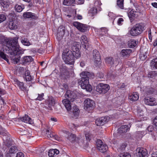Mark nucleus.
I'll list each match as a JSON object with an SVG mask.
<instances>
[{"instance_id": "obj_1", "label": "nucleus", "mask_w": 157, "mask_h": 157, "mask_svg": "<svg viewBox=\"0 0 157 157\" xmlns=\"http://www.w3.org/2000/svg\"><path fill=\"white\" fill-rule=\"evenodd\" d=\"M18 38H14L13 40L6 39L4 36H0V47L7 53L12 56V59L14 63H17L20 60V55L23 53L22 49L17 43Z\"/></svg>"}, {"instance_id": "obj_2", "label": "nucleus", "mask_w": 157, "mask_h": 157, "mask_svg": "<svg viewBox=\"0 0 157 157\" xmlns=\"http://www.w3.org/2000/svg\"><path fill=\"white\" fill-rule=\"evenodd\" d=\"M70 46L65 45L64 48L62 57L66 64H72L74 62L75 58L78 59L80 57L81 54L79 48L77 46H73L72 47V52L69 49Z\"/></svg>"}, {"instance_id": "obj_3", "label": "nucleus", "mask_w": 157, "mask_h": 157, "mask_svg": "<svg viewBox=\"0 0 157 157\" xmlns=\"http://www.w3.org/2000/svg\"><path fill=\"white\" fill-rule=\"evenodd\" d=\"M81 78L78 80V84L81 88L90 92L92 90V87L89 84V79L93 78L94 75L88 72H83L80 74Z\"/></svg>"}, {"instance_id": "obj_4", "label": "nucleus", "mask_w": 157, "mask_h": 157, "mask_svg": "<svg viewBox=\"0 0 157 157\" xmlns=\"http://www.w3.org/2000/svg\"><path fill=\"white\" fill-rule=\"evenodd\" d=\"M65 96V98L67 99H64L62 101V102L67 110L69 111L70 110L71 108L70 101L72 102L74 101L76 97V95L73 91L68 90L66 91Z\"/></svg>"}, {"instance_id": "obj_5", "label": "nucleus", "mask_w": 157, "mask_h": 157, "mask_svg": "<svg viewBox=\"0 0 157 157\" xmlns=\"http://www.w3.org/2000/svg\"><path fill=\"white\" fill-rule=\"evenodd\" d=\"M144 28V24L142 23L136 24L131 29L130 34L131 35L133 36L138 35L143 32Z\"/></svg>"}, {"instance_id": "obj_6", "label": "nucleus", "mask_w": 157, "mask_h": 157, "mask_svg": "<svg viewBox=\"0 0 157 157\" xmlns=\"http://www.w3.org/2000/svg\"><path fill=\"white\" fill-rule=\"evenodd\" d=\"M109 89V85L101 83L97 85L96 90L100 94H104L107 92Z\"/></svg>"}, {"instance_id": "obj_7", "label": "nucleus", "mask_w": 157, "mask_h": 157, "mask_svg": "<svg viewBox=\"0 0 157 157\" xmlns=\"http://www.w3.org/2000/svg\"><path fill=\"white\" fill-rule=\"evenodd\" d=\"M73 25L78 30L82 32H85L86 31L87 26L86 24H83L77 21L73 23Z\"/></svg>"}, {"instance_id": "obj_8", "label": "nucleus", "mask_w": 157, "mask_h": 157, "mask_svg": "<svg viewBox=\"0 0 157 157\" xmlns=\"http://www.w3.org/2000/svg\"><path fill=\"white\" fill-rule=\"evenodd\" d=\"M98 148L101 152L104 153L108 149V147L105 144H104L101 140H98L96 142Z\"/></svg>"}, {"instance_id": "obj_9", "label": "nucleus", "mask_w": 157, "mask_h": 157, "mask_svg": "<svg viewBox=\"0 0 157 157\" xmlns=\"http://www.w3.org/2000/svg\"><path fill=\"white\" fill-rule=\"evenodd\" d=\"M95 105V103L92 100L87 98L84 101V108L86 110L93 108Z\"/></svg>"}, {"instance_id": "obj_10", "label": "nucleus", "mask_w": 157, "mask_h": 157, "mask_svg": "<svg viewBox=\"0 0 157 157\" xmlns=\"http://www.w3.org/2000/svg\"><path fill=\"white\" fill-rule=\"evenodd\" d=\"M109 120L108 117L105 116L97 119L95 121L96 124L97 126L103 125L107 123Z\"/></svg>"}, {"instance_id": "obj_11", "label": "nucleus", "mask_w": 157, "mask_h": 157, "mask_svg": "<svg viewBox=\"0 0 157 157\" xmlns=\"http://www.w3.org/2000/svg\"><path fill=\"white\" fill-rule=\"evenodd\" d=\"M23 16L25 18H28L33 20H36L38 18V16L37 14L31 12H24Z\"/></svg>"}, {"instance_id": "obj_12", "label": "nucleus", "mask_w": 157, "mask_h": 157, "mask_svg": "<svg viewBox=\"0 0 157 157\" xmlns=\"http://www.w3.org/2000/svg\"><path fill=\"white\" fill-rule=\"evenodd\" d=\"M137 156L138 157H146L147 155V150L143 148H138L136 149Z\"/></svg>"}, {"instance_id": "obj_13", "label": "nucleus", "mask_w": 157, "mask_h": 157, "mask_svg": "<svg viewBox=\"0 0 157 157\" xmlns=\"http://www.w3.org/2000/svg\"><path fill=\"white\" fill-rule=\"evenodd\" d=\"M155 101V98H154L147 97L144 99L145 103L146 105L150 106L155 105L157 104Z\"/></svg>"}, {"instance_id": "obj_14", "label": "nucleus", "mask_w": 157, "mask_h": 157, "mask_svg": "<svg viewBox=\"0 0 157 157\" xmlns=\"http://www.w3.org/2000/svg\"><path fill=\"white\" fill-rule=\"evenodd\" d=\"M93 59L94 62L96 63H98L101 61L100 55L99 52L96 50L93 51Z\"/></svg>"}, {"instance_id": "obj_15", "label": "nucleus", "mask_w": 157, "mask_h": 157, "mask_svg": "<svg viewBox=\"0 0 157 157\" xmlns=\"http://www.w3.org/2000/svg\"><path fill=\"white\" fill-rule=\"evenodd\" d=\"M66 137L70 142H74L76 141L77 138L75 135L69 132H66Z\"/></svg>"}, {"instance_id": "obj_16", "label": "nucleus", "mask_w": 157, "mask_h": 157, "mask_svg": "<svg viewBox=\"0 0 157 157\" xmlns=\"http://www.w3.org/2000/svg\"><path fill=\"white\" fill-rule=\"evenodd\" d=\"M46 105L48 107V109L51 110L52 107L54 106L55 103L54 98L52 97H49L48 99L46 100Z\"/></svg>"}, {"instance_id": "obj_17", "label": "nucleus", "mask_w": 157, "mask_h": 157, "mask_svg": "<svg viewBox=\"0 0 157 157\" xmlns=\"http://www.w3.org/2000/svg\"><path fill=\"white\" fill-rule=\"evenodd\" d=\"M87 39V38L85 35L82 36L81 38V42L82 47L86 50L88 49V48Z\"/></svg>"}, {"instance_id": "obj_18", "label": "nucleus", "mask_w": 157, "mask_h": 157, "mask_svg": "<svg viewBox=\"0 0 157 157\" xmlns=\"http://www.w3.org/2000/svg\"><path fill=\"white\" fill-rule=\"evenodd\" d=\"M61 77L62 79H65L69 77V72L67 69L63 68L61 71Z\"/></svg>"}, {"instance_id": "obj_19", "label": "nucleus", "mask_w": 157, "mask_h": 157, "mask_svg": "<svg viewBox=\"0 0 157 157\" xmlns=\"http://www.w3.org/2000/svg\"><path fill=\"white\" fill-rule=\"evenodd\" d=\"M65 33V30L64 29H62L60 27H59L58 28L57 36L59 40L61 39L63 37Z\"/></svg>"}, {"instance_id": "obj_20", "label": "nucleus", "mask_w": 157, "mask_h": 157, "mask_svg": "<svg viewBox=\"0 0 157 157\" xmlns=\"http://www.w3.org/2000/svg\"><path fill=\"white\" fill-rule=\"evenodd\" d=\"M59 153V151L57 149L50 150L48 155L49 157H55Z\"/></svg>"}, {"instance_id": "obj_21", "label": "nucleus", "mask_w": 157, "mask_h": 157, "mask_svg": "<svg viewBox=\"0 0 157 157\" xmlns=\"http://www.w3.org/2000/svg\"><path fill=\"white\" fill-rule=\"evenodd\" d=\"M33 59L30 56H24L21 60L23 64H25L32 61Z\"/></svg>"}, {"instance_id": "obj_22", "label": "nucleus", "mask_w": 157, "mask_h": 157, "mask_svg": "<svg viewBox=\"0 0 157 157\" xmlns=\"http://www.w3.org/2000/svg\"><path fill=\"white\" fill-rule=\"evenodd\" d=\"M21 120L22 121L25 123L29 124H32L33 123L31 119L28 115H25V116L21 117Z\"/></svg>"}, {"instance_id": "obj_23", "label": "nucleus", "mask_w": 157, "mask_h": 157, "mask_svg": "<svg viewBox=\"0 0 157 157\" xmlns=\"http://www.w3.org/2000/svg\"><path fill=\"white\" fill-rule=\"evenodd\" d=\"M128 98L132 101H136L139 98V95L136 92L133 93L131 95H129Z\"/></svg>"}, {"instance_id": "obj_24", "label": "nucleus", "mask_w": 157, "mask_h": 157, "mask_svg": "<svg viewBox=\"0 0 157 157\" xmlns=\"http://www.w3.org/2000/svg\"><path fill=\"white\" fill-rule=\"evenodd\" d=\"M147 51L146 49L141 50L140 51V57L142 60H144L147 57Z\"/></svg>"}, {"instance_id": "obj_25", "label": "nucleus", "mask_w": 157, "mask_h": 157, "mask_svg": "<svg viewBox=\"0 0 157 157\" xmlns=\"http://www.w3.org/2000/svg\"><path fill=\"white\" fill-rule=\"evenodd\" d=\"M14 82H15V83L17 84L21 90L24 91L26 90V88L24 86V84L23 82H20L17 79H15Z\"/></svg>"}, {"instance_id": "obj_26", "label": "nucleus", "mask_w": 157, "mask_h": 157, "mask_svg": "<svg viewBox=\"0 0 157 157\" xmlns=\"http://www.w3.org/2000/svg\"><path fill=\"white\" fill-rule=\"evenodd\" d=\"M138 41L134 40H131L128 42V46L130 48H133L135 47L137 44Z\"/></svg>"}, {"instance_id": "obj_27", "label": "nucleus", "mask_w": 157, "mask_h": 157, "mask_svg": "<svg viewBox=\"0 0 157 157\" xmlns=\"http://www.w3.org/2000/svg\"><path fill=\"white\" fill-rule=\"evenodd\" d=\"M24 78L26 81H29L32 80L33 78V77L30 75L29 71H26L25 72V76Z\"/></svg>"}, {"instance_id": "obj_28", "label": "nucleus", "mask_w": 157, "mask_h": 157, "mask_svg": "<svg viewBox=\"0 0 157 157\" xmlns=\"http://www.w3.org/2000/svg\"><path fill=\"white\" fill-rule=\"evenodd\" d=\"M132 52V50L130 49H125L122 50L121 53L123 56H129Z\"/></svg>"}, {"instance_id": "obj_29", "label": "nucleus", "mask_w": 157, "mask_h": 157, "mask_svg": "<svg viewBox=\"0 0 157 157\" xmlns=\"http://www.w3.org/2000/svg\"><path fill=\"white\" fill-rule=\"evenodd\" d=\"M76 11L75 10H72L71 13L68 14H65V15L68 18L71 17L73 19H75L76 17Z\"/></svg>"}, {"instance_id": "obj_30", "label": "nucleus", "mask_w": 157, "mask_h": 157, "mask_svg": "<svg viewBox=\"0 0 157 157\" xmlns=\"http://www.w3.org/2000/svg\"><path fill=\"white\" fill-rule=\"evenodd\" d=\"M128 126L127 125H124L118 129V132L120 133L126 132L128 129Z\"/></svg>"}, {"instance_id": "obj_31", "label": "nucleus", "mask_w": 157, "mask_h": 157, "mask_svg": "<svg viewBox=\"0 0 157 157\" xmlns=\"http://www.w3.org/2000/svg\"><path fill=\"white\" fill-rule=\"evenodd\" d=\"M138 13L137 12L134 11L133 10H131L128 13V16L130 18H136L138 17Z\"/></svg>"}, {"instance_id": "obj_32", "label": "nucleus", "mask_w": 157, "mask_h": 157, "mask_svg": "<svg viewBox=\"0 0 157 157\" xmlns=\"http://www.w3.org/2000/svg\"><path fill=\"white\" fill-rule=\"evenodd\" d=\"M105 60L106 63L109 65L112 66L114 64V60L112 57L106 58L105 59Z\"/></svg>"}, {"instance_id": "obj_33", "label": "nucleus", "mask_w": 157, "mask_h": 157, "mask_svg": "<svg viewBox=\"0 0 157 157\" xmlns=\"http://www.w3.org/2000/svg\"><path fill=\"white\" fill-rule=\"evenodd\" d=\"M72 112L74 117L76 118L79 115V110L76 106H74L73 108Z\"/></svg>"}, {"instance_id": "obj_34", "label": "nucleus", "mask_w": 157, "mask_h": 157, "mask_svg": "<svg viewBox=\"0 0 157 157\" xmlns=\"http://www.w3.org/2000/svg\"><path fill=\"white\" fill-rule=\"evenodd\" d=\"M44 96V94L43 93H41V94H38L36 95V96H34L33 98H34V100H36L41 101L44 99L43 98Z\"/></svg>"}, {"instance_id": "obj_35", "label": "nucleus", "mask_w": 157, "mask_h": 157, "mask_svg": "<svg viewBox=\"0 0 157 157\" xmlns=\"http://www.w3.org/2000/svg\"><path fill=\"white\" fill-rule=\"evenodd\" d=\"M97 13V8L95 7L92 8L89 12L88 14L89 16L93 17Z\"/></svg>"}, {"instance_id": "obj_36", "label": "nucleus", "mask_w": 157, "mask_h": 157, "mask_svg": "<svg viewBox=\"0 0 157 157\" xmlns=\"http://www.w3.org/2000/svg\"><path fill=\"white\" fill-rule=\"evenodd\" d=\"M8 27L11 29H14L17 28V25L13 21H10Z\"/></svg>"}, {"instance_id": "obj_37", "label": "nucleus", "mask_w": 157, "mask_h": 157, "mask_svg": "<svg viewBox=\"0 0 157 157\" xmlns=\"http://www.w3.org/2000/svg\"><path fill=\"white\" fill-rule=\"evenodd\" d=\"M151 66L152 68L157 69V57L153 59L151 61Z\"/></svg>"}, {"instance_id": "obj_38", "label": "nucleus", "mask_w": 157, "mask_h": 157, "mask_svg": "<svg viewBox=\"0 0 157 157\" xmlns=\"http://www.w3.org/2000/svg\"><path fill=\"white\" fill-rule=\"evenodd\" d=\"M75 2V0H64L63 4L68 6H70Z\"/></svg>"}, {"instance_id": "obj_39", "label": "nucleus", "mask_w": 157, "mask_h": 157, "mask_svg": "<svg viewBox=\"0 0 157 157\" xmlns=\"http://www.w3.org/2000/svg\"><path fill=\"white\" fill-rule=\"evenodd\" d=\"M46 135L47 137L49 138H53L56 139V136L54 135L51 134V131H49V130L47 129L46 131Z\"/></svg>"}, {"instance_id": "obj_40", "label": "nucleus", "mask_w": 157, "mask_h": 157, "mask_svg": "<svg viewBox=\"0 0 157 157\" xmlns=\"http://www.w3.org/2000/svg\"><path fill=\"white\" fill-rule=\"evenodd\" d=\"M1 4L3 7L4 10H6L9 7L10 3L5 1H2L1 2Z\"/></svg>"}, {"instance_id": "obj_41", "label": "nucleus", "mask_w": 157, "mask_h": 157, "mask_svg": "<svg viewBox=\"0 0 157 157\" xmlns=\"http://www.w3.org/2000/svg\"><path fill=\"white\" fill-rule=\"evenodd\" d=\"M5 53H7L5 51H4L2 48L0 51V57L5 60L7 61L8 59L7 58L6 55L5 54Z\"/></svg>"}, {"instance_id": "obj_42", "label": "nucleus", "mask_w": 157, "mask_h": 157, "mask_svg": "<svg viewBox=\"0 0 157 157\" xmlns=\"http://www.w3.org/2000/svg\"><path fill=\"white\" fill-rule=\"evenodd\" d=\"M124 0H117V5L121 9H124Z\"/></svg>"}, {"instance_id": "obj_43", "label": "nucleus", "mask_w": 157, "mask_h": 157, "mask_svg": "<svg viewBox=\"0 0 157 157\" xmlns=\"http://www.w3.org/2000/svg\"><path fill=\"white\" fill-rule=\"evenodd\" d=\"M15 8L17 12H21L24 8V6H21L20 5H16L15 6Z\"/></svg>"}, {"instance_id": "obj_44", "label": "nucleus", "mask_w": 157, "mask_h": 157, "mask_svg": "<svg viewBox=\"0 0 157 157\" xmlns=\"http://www.w3.org/2000/svg\"><path fill=\"white\" fill-rule=\"evenodd\" d=\"M21 42L25 46H29L31 45L30 43L26 38H24V39L21 40Z\"/></svg>"}, {"instance_id": "obj_45", "label": "nucleus", "mask_w": 157, "mask_h": 157, "mask_svg": "<svg viewBox=\"0 0 157 157\" xmlns=\"http://www.w3.org/2000/svg\"><path fill=\"white\" fill-rule=\"evenodd\" d=\"M86 140L90 141L93 137V135L90 132H86L85 134Z\"/></svg>"}, {"instance_id": "obj_46", "label": "nucleus", "mask_w": 157, "mask_h": 157, "mask_svg": "<svg viewBox=\"0 0 157 157\" xmlns=\"http://www.w3.org/2000/svg\"><path fill=\"white\" fill-rule=\"evenodd\" d=\"M18 151L17 147L15 146H13L11 147L9 150V152L10 153L12 154L17 152Z\"/></svg>"}, {"instance_id": "obj_47", "label": "nucleus", "mask_w": 157, "mask_h": 157, "mask_svg": "<svg viewBox=\"0 0 157 157\" xmlns=\"http://www.w3.org/2000/svg\"><path fill=\"white\" fill-rule=\"evenodd\" d=\"M157 75V72L156 71H152L149 73L148 76V77L153 78Z\"/></svg>"}, {"instance_id": "obj_48", "label": "nucleus", "mask_w": 157, "mask_h": 157, "mask_svg": "<svg viewBox=\"0 0 157 157\" xmlns=\"http://www.w3.org/2000/svg\"><path fill=\"white\" fill-rule=\"evenodd\" d=\"M127 146V144L126 143H124L122 144L120 146V147H119V150L121 151H123L125 150Z\"/></svg>"}, {"instance_id": "obj_49", "label": "nucleus", "mask_w": 157, "mask_h": 157, "mask_svg": "<svg viewBox=\"0 0 157 157\" xmlns=\"http://www.w3.org/2000/svg\"><path fill=\"white\" fill-rule=\"evenodd\" d=\"M4 145L8 147H10L11 144V141L10 140H5L4 142Z\"/></svg>"}, {"instance_id": "obj_50", "label": "nucleus", "mask_w": 157, "mask_h": 157, "mask_svg": "<svg viewBox=\"0 0 157 157\" xmlns=\"http://www.w3.org/2000/svg\"><path fill=\"white\" fill-rule=\"evenodd\" d=\"M146 91L147 92V94H151L153 93V92H154L153 89L151 87V88H147V89Z\"/></svg>"}, {"instance_id": "obj_51", "label": "nucleus", "mask_w": 157, "mask_h": 157, "mask_svg": "<svg viewBox=\"0 0 157 157\" xmlns=\"http://www.w3.org/2000/svg\"><path fill=\"white\" fill-rule=\"evenodd\" d=\"M6 19L5 15L4 14H0V23L4 21Z\"/></svg>"}, {"instance_id": "obj_52", "label": "nucleus", "mask_w": 157, "mask_h": 157, "mask_svg": "<svg viewBox=\"0 0 157 157\" xmlns=\"http://www.w3.org/2000/svg\"><path fill=\"white\" fill-rule=\"evenodd\" d=\"M120 157H131V155L128 153H124L121 155Z\"/></svg>"}, {"instance_id": "obj_53", "label": "nucleus", "mask_w": 157, "mask_h": 157, "mask_svg": "<svg viewBox=\"0 0 157 157\" xmlns=\"http://www.w3.org/2000/svg\"><path fill=\"white\" fill-rule=\"evenodd\" d=\"M143 133L142 131H138L136 133V136L137 137V138L142 137L143 136Z\"/></svg>"}, {"instance_id": "obj_54", "label": "nucleus", "mask_w": 157, "mask_h": 157, "mask_svg": "<svg viewBox=\"0 0 157 157\" xmlns=\"http://www.w3.org/2000/svg\"><path fill=\"white\" fill-rule=\"evenodd\" d=\"M153 124L155 128L157 129V116L154 119L153 121Z\"/></svg>"}, {"instance_id": "obj_55", "label": "nucleus", "mask_w": 157, "mask_h": 157, "mask_svg": "<svg viewBox=\"0 0 157 157\" xmlns=\"http://www.w3.org/2000/svg\"><path fill=\"white\" fill-rule=\"evenodd\" d=\"M108 15L111 19H113L114 18H115V14H114L112 12H109V13Z\"/></svg>"}, {"instance_id": "obj_56", "label": "nucleus", "mask_w": 157, "mask_h": 157, "mask_svg": "<svg viewBox=\"0 0 157 157\" xmlns=\"http://www.w3.org/2000/svg\"><path fill=\"white\" fill-rule=\"evenodd\" d=\"M16 157H24V155L22 152H19L17 153Z\"/></svg>"}, {"instance_id": "obj_57", "label": "nucleus", "mask_w": 157, "mask_h": 157, "mask_svg": "<svg viewBox=\"0 0 157 157\" xmlns=\"http://www.w3.org/2000/svg\"><path fill=\"white\" fill-rule=\"evenodd\" d=\"M76 2L78 4H82L84 3V0H75V2Z\"/></svg>"}, {"instance_id": "obj_58", "label": "nucleus", "mask_w": 157, "mask_h": 157, "mask_svg": "<svg viewBox=\"0 0 157 157\" xmlns=\"http://www.w3.org/2000/svg\"><path fill=\"white\" fill-rule=\"evenodd\" d=\"M100 30H101L102 33H105L107 32V29L105 28H102L100 29Z\"/></svg>"}, {"instance_id": "obj_59", "label": "nucleus", "mask_w": 157, "mask_h": 157, "mask_svg": "<svg viewBox=\"0 0 157 157\" xmlns=\"http://www.w3.org/2000/svg\"><path fill=\"white\" fill-rule=\"evenodd\" d=\"M101 4V2L99 1H96L94 3L95 6L98 7H99L100 6Z\"/></svg>"}, {"instance_id": "obj_60", "label": "nucleus", "mask_w": 157, "mask_h": 157, "mask_svg": "<svg viewBox=\"0 0 157 157\" xmlns=\"http://www.w3.org/2000/svg\"><path fill=\"white\" fill-rule=\"evenodd\" d=\"M124 21L123 19L122 18H119L117 21V23L119 25H121V23L122 22Z\"/></svg>"}, {"instance_id": "obj_61", "label": "nucleus", "mask_w": 157, "mask_h": 157, "mask_svg": "<svg viewBox=\"0 0 157 157\" xmlns=\"http://www.w3.org/2000/svg\"><path fill=\"white\" fill-rule=\"evenodd\" d=\"M76 18L78 19L81 20L82 19V16L80 15H76V17H75V18Z\"/></svg>"}, {"instance_id": "obj_62", "label": "nucleus", "mask_w": 157, "mask_h": 157, "mask_svg": "<svg viewBox=\"0 0 157 157\" xmlns=\"http://www.w3.org/2000/svg\"><path fill=\"white\" fill-rule=\"evenodd\" d=\"M148 36H149V38L150 40L151 41L152 40V37L151 36V31H149L148 32Z\"/></svg>"}, {"instance_id": "obj_63", "label": "nucleus", "mask_w": 157, "mask_h": 157, "mask_svg": "<svg viewBox=\"0 0 157 157\" xmlns=\"http://www.w3.org/2000/svg\"><path fill=\"white\" fill-rule=\"evenodd\" d=\"M151 5L153 6L154 7L157 8V3L156 2H154L152 3H151Z\"/></svg>"}, {"instance_id": "obj_64", "label": "nucleus", "mask_w": 157, "mask_h": 157, "mask_svg": "<svg viewBox=\"0 0 157 157\" xmlns=\"http://www.w3.org/2000/svg\"><path fill=\"white\" fill-rule=\"evenodd\" d=\"M157 45V39H156L153 44L154 47H155Z\"/></svg>"}]
</instances>
